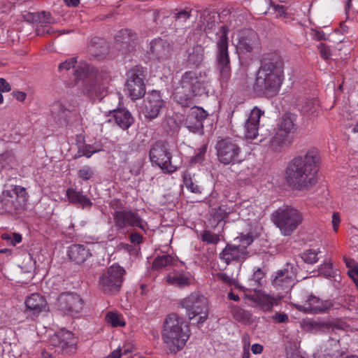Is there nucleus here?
I'll return each instance as SVG.
<instances>
[{"mask_svg":"<svg viewBox=\"0 0 358 358\" xmlns=\"http://www.w3.org/2000/svg\"><path fill=\"white\" fill-rule=\"evenodd\" d=\"M113 217L114 227L120 232H124L129 229L136 227L145 231L147 227L146 222L135 210H115L113 213Z\"/></svg>","mask_w":358,"mask_h":358,"instance_id":"obj_11","label":"nucleus"},{"mask_svg":"<svg viewBox=\"0 0 358 358\" xmlns=\"http://www.w3.org/2000/svg\"><path fill=\"white\" fill-rule=\"evenodd\" d=\"M229 212L226 210L224 206H220L215 212L213 215V219L214 221L217 222V224H218L220 222L224 220L227 217Z\"/></svg>","mask_w":358,"mask_h":358,"instance_id":"obj_48","label":"nucleus"},{"mask_svg":"<svg viewBox=\"0 0 358 358\" xmlns=\"http://www.w3.org/2000/svg\"><path fill=\"white\" fill-rule=\"evenodd\" d=\"M105 320L108 324H111L114 327L125 326V322L123 320L122 315L117 312H108Z\"/></svg>","mask_w":358,"mask_h":358,"instance_id":"obj_39","label":"nucleus"},{"mask_svg":"<svg viewBox=\"0 0 358 358\" xmlns=\"http://www.w3.org/2000/svg\"><path fill=\"white\" fill-rule=\"evenodd\" d=\"M25 306L27 310L32 315H36L45 310L47 301L40 294L34 293L27 298Z\"/></svg>","mask_w":358,"mask_h":358,"instance_id":"obj_29","label":"nucleus"},{"mask_svg":"<svg viewBox=\"0 0 358 358\" xmlns=\"http://www.w3.org/2000/svg\"><path fill=\"white\" fill-rule=\"evenodd\" d=\"M284 62L277 52L265 54L260 62L252 88L259 96L273 97L280 89L283 80Z\"/></svg>","mask_w":358,"mask_h":358,"instance_id":"obj_1","label":"nucleus"},{"mask_svg":"<svg viewBox=\"0 0 358 358\" xmlns=\"http://www.w3.org/2000/svg\"><path fill=\"white\" fill-rule=\"evenodd\" d=\"M319 152L316 148L308 150L292 159L285 170L287 184L297 190L308 189L317 182Z\"/></svg>","mask_w":358,"mask_h":358,"instance_id":"obj_2","label":"nucleus"},{"mask_svg":"<svg viewBox=\"0 0 358 358\" xmlns=\"http://www.w3.org/2000/svg\"><path fill=\"white\" fill-rule=\"evenodd\" d=\"M216 275L219 279L222 280L224 282H226L229 285H231L234 281L233 278H231L224 273H217Z\"/></svg>","mask_w":358,"mask_h":358,"instance_id":"obj_64","label":"nucleus"},{"mask_svg":"<svg viewBox=\"0 0 358 358\" xmlns=\"http://www.w3.org/2000/svg\"><path fill=\"white\" fill-rule=\"evenodd\" d=\"M313 38L317 41L326 40V35L322 30L313 29Z\"/></svg>","mask_w":358,"mask_h":358,"instance_id":"obj_63","label":"nucleus"},{"mask_svg":"<svg viewBox=\"0 0 358 358\" xmlns=\"http://www.w3.org/2000/svg\"><path fill=\"white\" fill-rule=\"evenodd\" d=\"M101 73L95 67L85 62L78 65L74 71L76 82L78 86L94 79V77H96V75Z\"/></svg>","mask_w":358,"mask_h":358,"instance_id":"obj_25","label":"nucleus"},{"mask_svg":"<svg viewBox=\"0 0 358 358\" xmlns=\"http://www.w3.org/2000/svg\"><path fill=\"white\" fill-rule=\"evenodd\" d=\"M209 83L208 74L204 71H187L181 76L179 85L175 89L174 99L182 107H189L194 96L202 94Z\"/></svg>","mask_w":358,"mask_h":358,"instance_id":"obj_3","label":"nucleus"},{"mask_svg":"<svg viewBox=\"0 0 358 358\" xmlns=\"http://www.w3.org/2000/svg\"><path fill=\"white\" fill-rule=\"evenodd\" d=\"M298 108L303 115L308 117H315L319 112V101L313 98H306L300 101Z\"/></svg>","mask_w":358,"mask_h":358,"instance_id":"obj_33","label":"nucleus"},{"mask_svg":"<svg viewBox=\"0 0 358 358\" xmlns=\"http://www.w3.org/2000/svg\"><path fill=\"white\" fill-rule=\"evenodd\" d=\"M234 317L238 321H245L249 319L250 314L240 308H236L233 310Z\"/></svg>","mask_w":358,"mask_h":358,"instance_id":"obj_51","label":"nucleus"},{"mask_svg":"<svg viewBox=\"0 0 358 358\" xmlns=\"http://www.w3.org/2000/svg\"><path fill=\"white\" fill-rule=\"evenodd\" d=\"M215 150L217 160L224 165L241 164L245 159L239 145L230 138L218 141Z\"/></svg>","mask_w":358,"mask_h":358,"instance_id":"obj_9","label":"nucleus"},{"mask_svg":"<svg viewBox=\"0 0 358 358\" xmlns=\"http://www.w3.org/2000/svg\"><path fill=\"white\" fill-rule=\"evenodd\" d=\"M263 114L264 111L257 107L252 110L245 123V135L247 138L255 139L258 136L259 120Z\"/></svg>","mask_w":358,"mask_h":358,"instance_id":"obj_24","label":"nucleus"},{"mask_svg":"<svg viewBox=\"0 0 358 358\" xmlns=\"http://www.w3.org/2000/svg\"><path fill=\"white\" fill-rule=\"evenodd\" d=\"M296 117L292 113H285L280 119L277 130L285 134L291 135L296 130Z\"/></svg>","mask_w":358,"mask_h":358,"instance_id":"obj_35","label":"nucleus"},{"mask_svg":"<svg viewBox=\"0 0 358 358\" xmlns=\"http://www.w3.org/2000/svg\"><path fill=\"white\" fill-rule=\"evenodd\" d=\"M51 111L55 117L62 119L65 117V113L67 111V109L62 102L56 101L52 105Z\"/></svg>","mask_w":358,"mask_h":358,"instance_id":"obj_44","label":"nucleus"},{"mask_svg":"<svg viewBox=\"0 0 358 358\" xmlns=\"http://www.w3.org/2000/svg\"><path fill=\"white\" fill-rule=\"evenodd\" d=\"M171 46L162 38H156L150 43V52L159 61L169 59L171 55Z\"/></svg>","mask_w":358,"mask_h":358,"instance_id":"obj_26","label":"nucleus"},{"mask_svg":"<svg viewBox=\"0 0 358 358\" xmlns=\"http://www.w3.org/2000/svg\"><path fill=\"white\" fill-rule=\"evenodd\" d=\"M208 114L201 107L194 106L191 108L185 120V127L189 132L203 134V120Z\"/></svg>","mask_w":358,"mask_h":358,"instance_id":"obj_19","label":"nucleus"},{"mask_svg":"<svg viewBox=\"0 0 358 358\" xmlns=\"http://www.w3.org/2000/svg\"><path fill=\"white\" fill-rule=\"evenodd\" d=\"M108 83L107 75L102 73L96 75L94 79L80 85L79 89L84 95L92 99H101L107 93Z\"/></svg>","mask_w":358,"mask_h":358,"instance_id":"obj_15","label":"nucleus"},{"mask_svg":"<svg viewBox=\"0 0 358 358\" xmlns=\"http://www.w3.org/2000/svg\"><path fill=\"white\" fill-rule=\"evenodd\" d=\"M229 28L227 25L221 26L216 32V66L220 72L221 85H227L231 77L230 59L229 56Z\"/></svg>","mask_w":358,"mask_h":358,"instance_id":"obj_5","label":"nucleus"},{"mask_svg":"<svg viewBox=\"0 0 358 358\" xmlns=\"http://www.w3.org/2000/svg\"><path fill=\"white\" fill-rule=\"evenodd\" d=\"M173 262L174 259L170 255L158 256L152 262V269L155 271H159L167 266L173 265Z\"/></svg>","mask_w":358,"mask_h":358,"instance_id":"obj_37","label":"nucleus"},{"mask_svg":"<svg viewBox=\"0 0 358 358\" xmlns=\"http://www.w3.org/2000/svg\"><path fill=\"white\" fill-rule=\"evenodd\" d=\"M165 102L159 91L153 90L149 92L144 100L142 113L146 120H152L156 118L160 110L164 106Z\"/></svg>","mask_w":358,"mask_h":358,"instance_id":"obj_18","label":"nucleus"},{"mask_svg":"<svg viewBox=\"0 0 358 358\" xmlns=\"http://www.w3.org/2000/svg\"><path fill=\"white\" fill-rule=\"evenodd\" d=\"M27 199L26 189L19 185H15L11 189H6L2 192L0 203L5 210H18L26 203Z\"/></svg>","mask_w":358,"mask_h":358,"instance_id":"obj_13","label":"nucleus"},{"mask_svg":"<svg viewBox=\"0 0 358 358\" xmlns=\"http://www.w3.org/2000/svg\"><path fill=\"white\" fill-rule=\"evenodd\" d=\"M13 160L12 154L6 152L0 156V163L3 164L2 167L5 168L6 164L10 165V163Z\"/></svg>","mask_w":358,"mask_h":358,"instance_id":"obj_57","label":"nucleus"},{"mask_svg":"<svg viewBox=\"0 0 358 358\" xmlns=\"http://www.w3.org/2000/svg\"><path fill=\"white\" fill-rule=\"evenodd\" d=\"M78 338L68 330L62 329L49 338V343L55 351L64 354H74L77 349Z\"/></svg>","mask_w":358,"mask_h":358,"instance_id":"obj_14","label":"nucleus"},{"mask_svg":"<svg viewBox=\"0 0 358 358\" xmlns=\"http://www.w3.org/2000/svg\"><path fill=\"white\" fill-rule=\"evenodd\" d=\"M344 262L345 263V265L348 268L350 269H354L355 268H358L357 264L355 262V261L350 257H343Z\"/></svg>","mask_w":358,"mask_h":358,"instance_id":"obj_62","label":"nucleus"},{"mask_svg":"<svg viewBox=\"0 0 358 358\" xmlns=\"http://www.w3.org/2000/svg\"><path fill=\"white\" fill-rule=\"evenodd\" d=\"M11 90L10 85L6 81V79L0 78V92H8Z\"/></svg>","mask_w":358,"mask_h":358,"instance_id":"obj_59","label":"nucleus"},{"mask_svg":"<svg viewBox=\"0 0 358 358\" xmlns=\"http://www.w3.org/2000/svg\"><path fill=\"white\" fill-rule=\"evenodd\" d=\"M319 251H317L313 249H309L304 251L301 255V259L304 262L310 264H313L316 263L319 258L317 257Z\"/></svg>","mask_w":358,"mask_h":358,"instance_id":"obj_43","label":"nucleus"},{"mask_svg":"<svg viewBox=\"0 0 358 358\" xmlns=\"http://www.w3.org/2000/svg\"><path fill=\"white\" fill-rule=\"evenodd\" d=\"M208 299L199 292H192L180 301V305L187 310L189 320L198 317L196 323L203 324L208 317Z\"/></svg>","mask_w":358,"mask_h":358,"instance_id":"obj_7","label":"nucleus"},{"mask_svg":"<svg viewBox=\"0 0 358 358\" xmlns=\"http://www.w3.org/2000/svg\"><path fill=\"white\" fill-rule=\"evenodd\" d=\"M166 282L172 286L182 289L192 285L194 277L188 271L174 270L167 275Z\"/></svg>","mask_w":358,"mask_h":358,"instance_id":"obj_23","label":"nucleus"},{"mask_svg":"<svg viewBox=\"0 0 358 358\" xmlns=\"http://www.w3.org/2000/svg\"><path fill=\"white\" fill-rule=\"evenodd\" d=\"M201 240L208 244L217 245L220 241V236L210 230H204L201 234Z\"/></svg>","mask_w":358,"mask_h":358,"instance_id":"obj_42","label":"nucleus"},{"mask_svg":"<svg viewBox=\"0 0 358 358\" xmlns=\"http://www.w3.org/2000/svg\"><path fill=\"white\" fill-rule=\"evenodd\" d=\"M149 158L152 165L158 166L164 173H172L178 169L171 162L172 154L166 141H158L151 145Z\"/></svg>","mask_w":358,"mask_h":358,"instance_id":"obj_8","label":"nucleus"},{"mask_svg":"<svg viewBox=\"0 0 358 358\" xmlns=\"http://www.w3.org/2000/svg\"><path fill=\"white\" fill-rule=\"evenodd\" d=\"M272 320L277 323H285L289 321V317L285 313H276L272 316Z\"/></svg>","mask_w":358,"mask_h":358,"instance_id":"obj_55","label":"nucleus"},{"mask_svg":"<svg viewBox=\"0 0 358 358\" xmlns=\"http://www.w3.org/2000/svg\"><path fill=\"white\" fill-rule=\"evenodd\" d=\"M317 48L319 50L320 55L322 59H324V60H327L330 58L331 52L328 45H327L324 43H320L317 45Z\"/></svg>","mask_w":358,"mask_h":358,"instance_id":"obj_50","label":"nucleus"},{"mask_svg":"<svg viewBox=\"0 0 358 358\" xmlns=\"http://www.w3.org/2000/svg\"><path fill=\"white\" fill-rule=\"evenodd\" d=\"M126 271L118 264L108 267L99 277V287L103 293L115 294L120 292Z\"/></svg>","mask_w":358,"mask_h":358,"instance_id":"obj_10","label":"nucleus"},{"mask_svg":"<svg viewBox=\"0 0 358 358\" xmlns=\"http://www.w3.org/2000/svg\"><path fill=\"white\" fill-rule=\"evenodd\" d=\"M190 330L184 318L176 313L169 314L164 322L162 338L171 352L176 353L185 345Z\"/></svg>","mask_w":358,"mask_h":358,"instance_id":"obj_4","label":"nucleus"},{"mask_svg":"<svg viewBox=\"0 0 358 358\" xmlns=\"http://www.w3.org/2000/svg\"><path fill=\"white\" fill-rule=\"evenodd\" d=\"M183 183L185 187L193 193L200 192L199 186L195 185L192 179L191 174L188 171H185L182 175Z\"/></svg>","mask_w":358,"mask_h":358,"instance_id":"obj_45","label":"nucleus"},{"mask_svg":"<svg viewBox=\"0 0 358 358\" xmlns=\"http://www.w3.org/2000/svg\"><path fill=\"white\" fill-rule=\"evenodd\" d=\"M129 240L131 243L139 245L143 241V236L137 232H132L129 236Z\"/></svg>","mask_w":358,"mask_h":358,"instance_id":"obj_58","label":"nucleus"},{"mask_svg":"<svg viewBox=\"0 0 358 358\" xmlns=\"http://www.w3.org/2000/svg\"><path fill=\"white\" fill-rule=\"evenodd\" d=\"M248 251L244 247L227 244L220 253L219 257L227 264L233 262H243L248 257Z\"/></svg>","mask_w":358,"mask_h":358,"instance_id":"obj_21","label":"nucleus"},{"mask_svg":"<svg viewBox=\"0 0 358 358\" xmlns=\"http://www.w3.org/2000/svg\"><path fill=\"white\" fill-rule=\"evenodd\" d=\"M77 174L78 177L83 181L93 180L95 176V170L88 165H85L78 171Z\"/></svg>","mask_w":358,"mask_h":358,"instance_id":"obj_41","label":"nucleus"},{"mask_svg":"<svg viewBox=\"0 0 358 358\" xmlns=\"http://www.w3.org/2000/svg\"><path fill=\"white\" fill-rule=\"evenodd\" d=\"M96 151L93 149V146L90 144H86L79 148L78 154L75 155L74 158L77 159L81 156H85L90 158Z\"/></svg>","mask_w":358,"mask_h":358,"instance_id":"obj_47","label":"nucleus"},{"mask_svg":"<svg viewBox=\"0 0 358 358\" xmlns=\"http://www.w3.org/2000/svg\"><path fill=\"white\" fill-rule=\"evenodd\" d=\"M187 53L186 66L198 67L202 63L204 57V50L202 46L195 45L190 48L187 50Z\"/></svg>","mask_w":358,"mask_h":358,"instance_id":"obj_32","label":"nucleus"},{"mask_svg":"<svg viewBox=\"0 0 358 358\" xmlns=\"http://www.w3.org/2000/svg\"><path fill=\"white\" fill-rule=\"evenodd\" d=\"M265 277V273L260 268L254 270L251 278L249 280L248 287L247 290L254 291L256 292L259 291V288L262 286V280Z\"/></svg>","mask_w":358,"mask_h":358,"instance_id":"obj_36","label":"nucleus"},{"mask_svg":"<svg viewBox=\"0 0 358 358\" xmlns=\"http://www.w3.org/2000/svg\"><path fill=\"white\" fill-rule=\"evenodd\" d=\"M38 35H44L45 34L52 35L57 32L52 27L48 25H40L36 29Z\"/></svg>","mask_w":358,"mask_h":358,"instance_id":"obj_54","label":"nucleus"},{"mask_svg":"<svg viewBox=\"0 0 358 358\" xmlns=\"http://www.w3.org/2000/svg\"><path fill=\"white\" fill-rule=\"evenodd\" d=\"M207 150V145H203L197 149V152L191 159V164H201L205 159V155Z\"/></svg>","mask_w":358,"mask_h":358,"instance_id":"obj_46","label":"nucleus"},{"mask_svg":"<svg viewBox=\"0 0 358 358\" xmlns=\"http://www.w3.org/2000/svg\"><path fill=\"white\" fill-rule=\"evenodd\" d=\"M77 60L75 57L67 59L59 66V71L62 72L63 70H69L71 68H75Z\"/></svg>","mask_w":358,"mask_h":358,"instance_id":"obj_52","label":"nucleus"},{"mask_svg":"<svg viewBox=\"0 0 358 358\" xmlns=\"http://www.w3.org/2000/svg\"><path fill=\"white\" fill-rule=\"evenodd\" d=\"M320 271L327 276H331L334 273L333 264L331 262H324L320 266Z\"/></svg>","mask_w":358,"mask_h":358,"instance_id":"obj_53","label":"nucleus"},{"mask_svg":"<svg viewBox=\"0 0 358 358\" xmlns=\"http://www.w3.org/2000/svg\"><path fill=\"white\" fill-rule=\"evenodd\" d=\"M12 95L14 98H15L17 101L23 102L25 101L27 98V94L24 92H21L19 90H14L12 92Z\"/></svg>","mask_w":358,"mask_h":358,"instance_id":"obj_61","label":"nucleus"},{"mask_svg":"<svg viewBox=\"0 0 358 358\" xmlns=\"http://www.w3.org/2000/svg\"><path fill=\"white\" fill-rule=\"evenodd\" d=\"M293 141L292 136L276 130L275 134L269 141V148L273 152H280L290 147Z\"/></svg>","mask_w":358,"mask_h":358,"instance_id":"obj_27","label":"nucleus"},{"mask_svg":"<svg viewBox=\"0 0 358 358\" xmlns=\"http://www.w3.org/2000/svg\"><path fill=\"white\" fill-rule=\"evenodd\" d=\"M297 310L307 313H322L329 310L333 303L330 300H322L310 294L305 297L303 304L295 305Z\"/></svg>","mask_w":358,"mask_h":358,"instance_id":"obj_17","label":"nucleus"},{"mask_svg":"<svg viewBox=\"0 0 358 358\" xmlns=\"http://www.w3.org/2000/svg\"><path fill=\"white\" fill-rule=\"evenodd\" d=\"M235 241H238L239 243L237 245L238 247H244V248L247 250V248L253 242V238L250 234H241L240 236L237 237Z\"/></svg>","mask_w":358,"mask_h":358,"instance_id":"obj_49","label":"nucleus"},{"mask_svg":"<svg viewBox=\"0 0 358 358\" xmlns=\"http://www.w3.org/2000/svg\"><path fill=\"white\" fill-rule=\"evenodd\" d=\"M271 220L284 236H290L303 220L302 213L292 206H283L271 214Z\"/></svg>","mask_w":358,"mask_h":358,"instance_id":"obj_6","label":"nucleus"},{"mask_svg":"<svg viewBox=\"0 0 358 358\" xmlns=\"http://www.w3.org/2000/svg\"><path fill=\"white\" fill-rule=\"evenodd\" d=\"M257 43V35L252 31H248L245 34L242 35L239 38L237 48L242 53L251 52L254 46Z\"/></svg>","mask_w":358,"mask_h":358,"instance_id":"obj_31","label":"nucleus"},{"mask_svg":"<svg viewBox=\"0 0 358 358\" xmlns=\"http://www.w3.org/2000/svg\"><path fill=\"white\" fill-rule=\"evenodd\" d=\"M58 304L63 312L71 315L80 313L84 306L80 295L73 292L62 293L58 297Z\"/></svg>","mask_w":358,"mask_h":358,"instance_id":"obj_16","label":"nucleus"},{"mask_svg":"<svg viewBox=\"0 0 358 358\" xmlns=\"http://www.w3.org/2000/svg\"><path fill=\"white\" fill-rule=\"evenodd\" d=\"M109 206L110 208L115 210H125L122 202L120 199H112L109 203Z\"/></svg>","mask_w":358,"mask_h":358,"instance_id":"obj_56","label":"nucleus"},{"mask_svg":"<svg viewBox=\"0 0 358 358\" xmlns=\"http://www.w3.org/2000/svg\"><path fill=\"white\" fill-rule=\"evenodd\" d=\"M246 296L253 302L261 303L262 301V296L260 294V289L255 292L254 294H246Z\"/></svg>","mask_w":358,"mask_h":358,"instance_id":"obj_60","label":"nucleus"},{"mask_svg":"<svg viewBox=\"0 0 358 358\" xmlns=\"http://www.w3.org/2000/svg\"><path fill=\"white\" fill-rule=\"evenodd\" d=\"M144 69L136 66L127 73L126 90L132 100L143 97L145 94Z\"/></svg>","mask_w":358,"mask_h":358,"instance_id":"obj_12","label":"nucleus"},{"mask_svg":"<svg viewBox=\"0 0 358 358\" xmlns=\"http://www.w3.org/2000/svg\"><path fill=\"white\" fill-rule=\"evenodd\" d=\"M66 195L69 201L74 205L79 204L82 208H90L93 203L85 195L83 191L77 190L75 188L69 187L66 189Z\"/></svg>","mask_w":358,"mask_h":358,"instance_id":"obj_30","label":"nucleus"},{"mask_svg":"<svg viewBox=\"0 0 358 358\" xmlns=\"http://www.w3.org/2000/svg\"><path fill=\"white\" fill-rule=\"evenodd\" d=\"M295 277L292 266L287 264L285 268L276 272L272 285L278 291L287 294L294 285Z\"/></svg>","mask_w":358,"mask_h":358,"instance_id":"obj_20","label":"nucleus"},{"mask_svg":"<svg viewBox=\"0 0 358 358\" xmlns=\"http://www.w3.org/2000/svg\"><path fill=\"white\" fill-rule=\"evenodd\" d=\"M68 256L71 261L82 264L92 256V253L87 245L73 244L69 248Z\"/></svg>","mask_w":358,"mask_h":358,"instance_id":"obj_28","label":"nucleus"},{"mask_svg":"<svg viewBox=\"0 0 358 358\" xmlns=\"http://www.w3.org/2000/svg\"><path fill=\"white\" fill-rule=\"evenodd\" d=\"M200 22L201 23L200 24V29L203 31L207 36L216 27L214 16H211L210 14L201 17Z\"/></svg>","mask_w":358,"mask_h":358,"instance_id":"obj_38","label":"nucleus"},{"mask_svg":"<svg viewBox=\"0 0 358 358\" xmlns=\"http://www.w3.org/2000/svg\"><path fill=\"white\" fill-rule=\"evenodd\" d=\"M110 118L108 122H114L122 129H129L134 122V118L131 113L125 108L114 109L110 111Z\"/></svg>","mask_w":358,"mask_h":358,"instance_id":"obj_22","label":"nucleus"},{"mask_svg":"<svg viewBox=\"0 0 358 358\" xmlns=\"http://www.w3.org/2000/svg\"><path fill=\"white\" fill-rule=\"evenodd\" d=\"M55 19L52 17L50 12L42 11L34 13L32 15V23L41 24H52Z\"/></svg>","mask_w":358,"mask_h":358,"instance_id":"obj_40","label":"nucleus"},{"mask_svg":"<svg viewBox=\"0 0 358 358\" xmlns=\"http://www.w3.org/2000/svg\"><path fill=\"white\" fill-rule=\"evenodd\" d=\"M90 55L97 59L103 58L108 52V46L103 38H94L88 47Z\"/></svg>","mask_w":358,"mask_h":358,"instance_id":"obj_34","label":"nucleus"}]
</instances>
